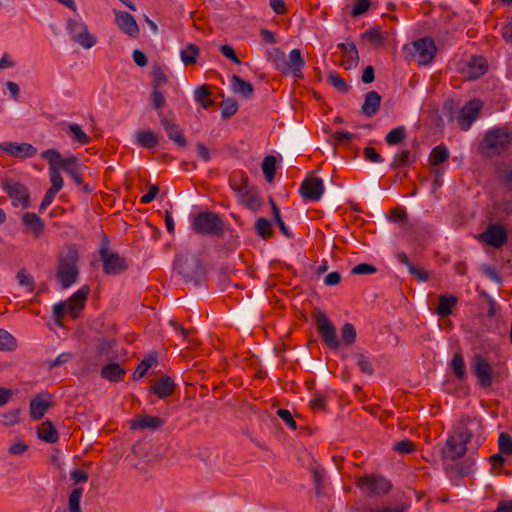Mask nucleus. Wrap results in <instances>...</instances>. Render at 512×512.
<instances>
[{
  "mask_svg": "<svg viewBox=\"0 0 512 512\" xmlns=\"http://www.w3.org/2000/svg\"><path fill=\"white\" fill-rule=\"evenodd\" d=\"M487 71V61L483 57L472 56L467 64V76L471 79H477Z\"/></svg>",
  "mask_w": 512,
  "mask_h": 512,
  "instance_id": "nucleus-30",
  "label": "nucleus"
},
{
  "mask_svg": "<svg viewBox=\"0 0 512 512\" xmlns=\"http://www.w3.org/2000/svg\"><path fill=\"white\" fill-rule=\"evenodd\" d=\"M314 318L322 341L331 349H337L339 347V341L335 326L321 310L314 312Z\"/></svg>",
  "mask_w": 512,
  "mask_h": 512,
  "instance_id": "nucleus-11",
  "label": "nucleus"
},
{
  "mask_svg": "<svg viewBox=\"0 0 512 512\" xmlns=\"http://www.w3.org/2000/svg\"><path fill=\"white\" fill-rule=\"evenodd\" d=\"M262 171L268 182H272L276 174V158L273 155H268L262 162Z\"/></svg>",
  "mask_w": 512,
  "mask_h": 512,
  "instance_id": "nucleus-41",
  "label": "nucleus"
},
{
  "mask_svg": "<svg viewBox=\"0 0 512 512\" xmlns=\"http://www.w3.org/2000/svg\"><path fill=\"white\" fill-rule=\"evenodd\" d=\"M157 364V359L153 356H148L144 358L139 365L137 366L136 370L133 373L134 379H140L142 378L149 368H151L153 365Z\"/></svg>",
  "mask_w": 512,
  "mask_h": 512,
  "instance_id": "nucleus-48",
  "label": "nucleus"
},
{
  "mask_svg": "<svg viewBox=\"0 0 512 512\" xmlns=\"http://www.w3.org/2000/svg\"><path fill=\"white\" fill-rule=\"evenodd\" d=\"M151 75L153 78L152 89H160L163 85L168 82V77L162 67L154 65L151 69Z\"/></svg>",
  "mask_w": 512,
  "mask_h": 512,
  "instance_id": "nucleus-43",
  "label": "nucleus"
},
{
  "mask_svg": "<svg viewBox=\"0 0 512 512\" xmlns=\"http://www.w3.org/2000/svg\"><path fill=\"white\" fill-rule=\"evenodd\" d=\"M167 136L170 140L175 142L178 147L184 148L186 146V140L182 130H167Z\"/></svg>",
  "mask_w": 512,
  "mask_h": 512,
  "instance_id": "nucleus-61",
  "label": "nucleus"
},
{
  "mask_svg": "<svg viewBox=\"0 0 512 512\" xmlns=\"http://www.w3.org/2000/svg\"><path fill=\"white\" fill-rule=\"evenodd\" d=\"M83 494L81 487L74 488L68 498V512H82L80 501Z\"/></svg>",
  "mask_w": 512,
  "mask_h": 512,
  "instance_id": "nucleus-44",
  "label": "nucleus"
},
{
  "mask_svg": "<svg viewBox=\"0 0 512 512\" xmlns=\"http://www.w3.org/2000/svg\"><path fill=\"white\" fill-rule=\"evenodd\" d=\"M328 82L340 93H347L349 91V85L347 82L337 73L331 71L328 74Z\"/></svg>",
  "mask_w": 512,
  "mask_h": 512,
  "instance_id": "nucleus-47",
  "label": "nucleus"
},
{
  "mask_svg": "<svg viewBox=\"0 0 512 512\" xmlns=\"http://www.w3.org/2000/svg\"><path fill=\"white\" fill-rule=\"evenodd\" d=\"M174 389V381L169 376L161 378L155 385L151 387L152 392L161 399L172 395Z\"/></svg>",
  "mask_w": 512,
  "mask_h": 512,
  "instance_id": "nucleus-31",
  "label": "nucleus"
},
{
  "mask_svg": "<svg viewBox=\"0 0 512 512\" xmlns=\"http://www.w3.org/2000/svg\"><path fill=\"white\" fill-rule=\"evenodd\" d=\"M192 228L202 235H220L223 232V221L213 212H200L192 221Z\"/></svg>",
  "mask_w": 512,
  "mask_h": 512,
  "instance_id": "nucleus-5",
  "label": "nucleus"
},
{
  "mask_svg": "<svg viewBox=\"0 0 512 512\" xmlns=\"http://www.w3.org/2000/svg\"><path fill=\"white\" fill-rule=\"evenodd\" d=\"M150 100L153 107L157 110L163 108L166 102L164 95L160 92V89H152Z\"/></svg>",
  "mask_w": 512,
  "mask_h": 512,
  "instance_id": "nucleus-60",
  "label": "nucleus"
},
{
  "mask_svg": "<svg viewBox=\"0 0 512 512\" xmlns=\"http://www.w3.org/2000/svg\"><path fill=\"white\" fill-rule=\"evenodd\" d=\"M499 180L501 183L505 184L509 189H512V169L511 168H504L503 170L499 171L498 174Z\"/></svg>",
  "mask_w": 512,
  "mask_h": 512,
  "instance_id": "nucleus-64",
  "label": "nucleus"
},
{
  "mask_svg": "<svg viewBox=\"0 0 512 512\" xmlns=\"http://www.w3.org/2000/svg\"><path fill=\"white\" fill-rule=\"evenodd\" d=\"M467 444L464 440L458 438L455 434L450 436L442 449L444 458L457 460L463 457L467 451Z\"/></svg>",
  "mask_w": 512,
  "mask_h": 512,
  "instance_id": "nucleus-19",
  "label": "nucleus"
},
{
  "mask_svg": "<svg viewBox=\"0 0 512 512\" xmlns=\"http://www.w3.org/2000/svg\"><path fill=\"white\" fill-rule=\"evenodd\" d=\"M125 374L126 370L121 368V366L116 362L104 365L100 371V375L103 379L116 383L122 381Z\"/></svg>",
  "mask_w": 512,
  "mask_h": 512,
  "instance_id": "nucleus-29",
  "label": "nucleus"
},
{
  "mask_svg": "<svg viewBox=\"0 0 512 512\" xmlns=\"http://www.w3.org/2000/svg\"><path fill=\"white\" fill-rule=\"evenodd\" d=\"M66 30L71 40L85 49H90L96 44V38L93 36L86 25L80 19L69 18L66 22Z\"/></svg>",
  "mask_w": 512,
  "mask_h": 512,
  "instance_id": "nucleus-7",
  "label": "nucleus"
},
{
  "mask_svg": "<svg viewBox=\"0 0 512 512\" xmlns=\"http://www.w3.org/2000/svg\"><path fill=\"white\" fill-rule=\"evenodd\" d=\"M454 434L464 440L466 444L476 439L479 445L483 434L482 420L478 417H464L460 420Z\"/></svg>",
  "mask_w": 512,
  "mask_h": 512,
  "instance_id": "nucleus-8",
  "label": "nucleus"
},
{
  "mask_svg": "<svg viewBox=\"0 0 512 512\" xmlns=\"http://www.w3.org/2000/svg\"><path fill=\"white\" fill-rule=\"evenodd\" d=\"M363 36L373 43H383L385 38L382 35L381 31L377 28H371L367 30Z\"/></svg>",
  "mask_w": 512,
  "mask_h": 512,
  "instance_id": "nucleus-63",
  "label": "nucleus"
},
{
  "mask_svg": "<svg viewBox=\"0 0 512 512\" xmlns=\"http://www.w3.org/2000/svg\"><path fill=\"white\" fill-rule=\"evenodd\" d=\"M88 294L89 288L84 286L68 299V312L71 314L72 318H76L78 316V312L83 308Z\"/></svg>",
  "mask_w": 512,
  "mask_h": 512,
  "instance_id": "nucleus-26",
  "label": "nucleus"
},
{
  "mask_svg": "<svg viewBox=\"0 0 512 512\" xmlns=\"http://www.w3.org/2000/svg\"><path fill=\"white\" fill-rule=\"evenodd\" d=\"M416 161V155L411 154V152L407 149L401 150L394 156V160L391 164V167L394 169H399L405 166H409L410 164Z\"/></svg>",
  "mask_w": 512,
  "mask_h": 512,
  "instance_id": "nucleus-38",
  "label": "nucleus"
},
{
  "mask_svg": "<svg viewBox=\"0 0 512 512\" xmlns=\"http://www.w3.org/2000/svg\"><path fill=\"white\" fill-rule=\"evenodd\" d=\"M17 280L19 285L25 287L28 292H32L35 289V282L33 278L27 274L25 269H21L17 273Z\"/></svg>",
  "mask_w": 512,
  "mask_h": 512,
  "instance_id": "nucleus-55",
  "label": "nucleus"
},
{
  "mask_svg": "<svg viewBox=\"0 0 512 512\" xmlns=\"http://www.w3.org/2000/svg\"><path fill=\"white\" fill-rule=\"evenodd\" d=\"M61 169H63L74 180L76 185L83 183L82 175L80 174L81 165L76 157L63 158L60 154V161H58Z\"/></svg>",
  "mask_w": 512,
  "mask_h": 512,
  "instance_id": "nucleus-24",
  "label": "nucleus"
},
{
  "mask_svg": "<svg viewBox=\"0 0 512 512\" xmlns=\"http://www.w3.org/2000/svg\"><path fill=\"white\" fill-rule=\"evenodd\" d=\"M175 270L186 283L198 284L204 279L205 269L195 256H178L174 263Z\"/></svg>",
  "mask_w": 512,
  "mask_h": 512,
  "instance_id": "nucleus-4",
  "label": "nucleus"
},
{
  "mask_svg": "<svg viewBox=\"0 0 512 512\" xmlns=\"http://www.w3.org/2000/svg\"><path fill=\"white\" fill-rule=\"evenodd\" d=\"M355 134L344 132L340 130H335L328 139V142L333 146V153L336 152V145H344L347 146L351 143V141L355 138Z\"/></svg>",
  "mask_w": 512,
  "mask_h": 512,
  "instance_id": "nucleus-35",
  "label": "nucleus"
},
{
  "mask_svg": "<svg viewBox=\"0 0 512 512\" xmlns=\"http://www.w3.org/2000/svg\"><path fill=\"white\" fill-rule=\"evenodd\" d=\"M164 424V420L158 416L144 415L131 421V429L142 430L146 428L158 429Z\"/></svg>",
  "mask_w": 512,
  "mask_h": 512,
  "instance_id": "nucleus-28",
  "label": "nucleus"
},
{
  "mask_svg": "<svg viewBox=\"0 0 512 512\" xmlns=\"http://www.w3.org/2000/svg\"><path fill=\"white\" fill-rule=\"evenodd\" d=\"M78 259V252L74 247H69L65 253L60 256L56 278L63 289L69 288L77 281L79 275L77 267Z\"/></svg>",
  "mask_w": 512,
  "mask_h": 512,
  "instance_id": "nucleus-2",
  "label": "nucleus"
},
{
  "mask_svg": "<svg viewBox=\"0 0 512 512\" xmlns=\"http://www.w3.org/2000/svg\"><path fill=\"white\" fill-rule=\"evenodd\" d=\"M476 238L490 247L501 249L508 241V233L502 224L490 223Z\"/></svg>",
  "mask_w": 512,
  "mask_h": 512,
  "instance_id": "nucleus-9",
  "label": "nucleus"
},
{
  "mask_svg": "<svg viewBox=\"0 0 512 512\" xmlns=\"http://www.w3.org/2000/svg\"><path fill=\"white\" fill-rule=\"evenodd\" d=\"M449 158V151L446 146L438 145L430 153L429 161L433 166L445 162Z\"/></svg>",
  "mask_w": 512,
  "mask_h": 512,
  "instance_id": "nucleus-40",
  "label": "nucleus"
},
{
  "mask_svg": "<svg viewBox=\"0 0 512 512\" xmlns=\"http://www.w3.org/2000/svg\"><path fill=\"white\" fill-rule=\"evenodd\" d=\"M381 96L376 91H370L366 94L362 112L367 116L374 115L380 107Z\"/></svg>",
  "mask_w": 512,
  "mask_h": 512,
  "instance_id": "nucleus-33",
  "label": "nucleus"
},
{
  "mask_svg": "<svg viewBox=\"0 0 512 512\" xmlns=\"http://www.w3.org/2000/svg\"><path fill=\"white\" fill-rule=\"evenodd\" d=\"M73 358V354L71 352H63L59 354L54 360H48L47 361V367L49 370L64 365L68 362H70Z\"/></svg>",
  "mask_w": 512,
  "mask_h": 512,
  "instance_id": "nucleus-57",
  "label": "nucleus"
},
{
  "mask_svg": "<svg viewBox=\"0 0 512 512\" xmlns=\"http://www.w3.org/2000/svg\"><path fill=\"white\" fill-rule=\"evenodd\" d=\"M287 69L283 70V74H292L295 78L302 77V69L304 60L299 49H293L289 56L286 57Z\"/></svg>",
  "mask_w": 512,
  "mask_h": 512,
  "instance_id": "nucleus-23",
  "label": "nucleus"
},
{
  "mask_svg": "<svg viewBox=\"0 0 512 512\" xmlns=\"http://www.w3.org/2000/svg\"><path fill=\"white\" fill-rule=\"evenodd\" d=\"M499 452L504 455H512V437L506 433L501 432L498 437Z\"/></svg>",
  "mask_w": 512,
  "mask_h": 512,
  "instance_id": "nucleus-49",
  "label": "nucleus"
},
{
  "mask_svg": "<svg viewBox=\"0 0 512 512\" xmlns=\"http://www.w3.org/2000/svg\"><path fill=\"white\" fill-rule=\"evenodd\" d=\"M414 443L408 439L401 440L394 444L393 449L401 454H408L414 451Z\"/></svg>",
  "mask_w": 512,
  "mask_h": 512,
  "instance_id": "nucleus-59",
  "label": "nucleus"
},
{
  "mask_svg": "<svg viewBox=\"0 0 512 512\" xmlns=\"http://www.w3.org/2000/svg\"><path fill=\"white\" fill-rule=\"evenodd\" d=\"M341 339L345 345H351L356 339V330L351 323H345L341 329Z\"/></svg>",
  "mask_w": 512,
  "mask_h": 512,
  "instance_id": "nucleus-51",
  "label": "nucleus"
},
{
  "mask_svg": "<svg viewBox=\"0 0 512 512\" xmlns=\"http://www.w3.org/2000/svg\"><path fill=\"white\" fill-rule=\"evenodd\" d=\"M199 53V48L196 45L189 43L181 50L180 57L185 65L195 64Z\"/></svg>",
  "mask_w": 512,
  "mask_h": 512,
  "instance_id": "nucleus-39",
  "label": "nucleus"
},
{
  "mask_svg": "<svg viewBox=\"0 0 512 512\" xmlns=\"http://www.w3.org/2000/svg\"><path fill=\"white\" fill-rule=\"evenodd\" d=\"M412 56L420 65L431 63L436 54V46L430 37L418 39L412 43Z\"/></svg>",
  "mask_w": 512,
  "mask_h": 512,
  "instance_id": "nucleus-13",
  "label": "nucleus"
},
{
  "mask_svg": "<svg viewBox=\"0 0 512 512\" xmlns=\"http://www.w3.org/2000/svg\"><path fill=\"white\" fill-rule=\"evenodd\" d=\"M376 271H377V269L375 266H373L371 264H367V263H361V264L354 266L352 268L351 272L356 275H368V274H373Z\"/></svg>",
  "mask_w": 512,
  "mask_h": 512,
  "instance_id": "nucleus-62",
  "label": "nucleus"
},
{
  "mask_svg": "<svg viewBox=\"0 0 512 512\" xmlns=\"http://www.w3.org/2000/svg\"><path fill=\"white\" fill-rule=\"evenodd\" d=\"M50 398L48 393L39 394L30 401V416L33 420L39 421L44 417L45 413L52 405Z\"/></svg>",
  "mask_w": 512,
  "mask_h": 512,
  "instance_id": "nucleus-21",
  "label": "nucleus"
},
{
  "mask_svg": "<svg viewBox=\"0 0 512 512\" xmlns=\"http://www.w3.org/2000/svg\"><path fill=\"white\" fill-rule=\"evenodd\" d=\"M512 141V135L507 130H490L480 143L479 151L487 158L494 157L506 151Z\"/></svg>",
  "mask_w": 512,
  "mask_h": 512,
  "instance_id": "nucleus-3",
  "label": "nucleus"
},
{
  "mask_svg": "<svg viewBox=\"0 0 512 512\" xmlns=\"http://www.w3.org/2000/svg\"><path fill=\"white\" fill-rule=\"evenodd\" d=\"M25 231L30 232L34 238H39L44 230L42 219L35 213L26 212L22 215Z\"/></svg>",
  "mask_w": 512,
  "mask_h": 512,
  "instance_id": "nucleus-25",
  "label": "nucleus"
},
{
  "mask_svg": "<svg viewBox=\"0 0 512 512\" xmlns=\"http://www.w3.org/2000/svg\"><path fill=\"white\" fill-rule=\"evenodd\" d=\"M231 90L244 98H249L253 94V86L250 82H247L237 75L231 77Z\"/></svg>",
  "mask_w": 512,
  "mask_h": 512,
  "instance_id": "nucleus-32",
  "label": "nucleus"
},
{
  "mask_svg": "<svg viewBox=\"0 0 512 512\" xmlns=\"http://www.w3.org/2000/svg\"><path fill=\"white\" fill-rule=\"evenodd\" d=\"M115 22L118 28L128 36L137 38L139 35V26L134 17L125 11H119L114 9Z\"/></svg>",
  "mask_w": 512,
  "mask_h": 512,
  "instance_id": "nucleus-17",
  "label": "nucleus"
},
{
  "mask_svg": "<svg viewBox=\"0 0 512 512\" xmlns=\"http://www.w3.org/2000/svg\"><path fill=\"white\" fill-rule=\"evenodd\" d=\"M483 108V102L478 99H473L467 102L458 114V122L462 126H470L479 117Z\"/></svg>",
  "mask_w": 512,
  "mask_h": 512,
  "instance_id": "nucleus-18",
  "label": "nucleus"
},
{
  "mask_svg": "<svg viewBox=\"0 0 512 512\" xmlns=\"http://www.w3.org/2000/svg\"><path fill=\"white\" fill-rule=\"evenodd\" d=\"M405 138V130H390V132L386 135L385 140L389 145H396Z\"/></svg>",
  "mask_w": 512,
  "mask_h": 512,
  "instance_id": "nucleus-58",
  "label": "nucleus"
},
{
  "mask_svg": "<svg viewBox=\"0 0 512 512\" xmlns=\"http://www.w3.org/2000/svg\"><path fill=\"white\" fill-rule=\"evenodd\" d=\"M41 157L49 163V177L51 187L49 190L58 194L62 189L64 181L59 169H61L58 161H60V153L56 149H47L41 153Z\"/></svg>",
  "mask_w": 512,
  "mask_h": 512,
  "instance_id": "nucleus-12",
  "label": "nucleus"
},
{
  "mask_svg": "<svg viewBox=\"0 0 512 512\" xmlns=\"http://www.w3.org/2000/svg\"><path fill=\"white\" fill-rule=\"evenodd\" d=\"M302 198L309 201H319L324 193L323 180L319 177H306L299 188Z\"/></svg>",
  "mask_w": 512,
  "mask_h": 512,
  "instance_id": "nucleus-16",
  "label": "nucleus"
},
{
  "mask_svg": "<svg viewBox=\"0 0 512 512\" xmlns=\"http://www.w3.org/2000/svg\"><path fill=\"white\" fill-rule=\"evenodd\" d=\"M338 49L341 50L342 53V65L345 69L349 70L357 66L359 62V55L356 45L352 42L350 43H339L337 45Z\"/></svg>",
  "mask_w": 512,
  "mask_h": 512,
  "instance_id": "nucleus-22",
  "label": "nucleus"
},
{
  "mask_svg": "<svg viewBox=\"0 0 512 512\" xmlns=\"http://www.w3.org/2000/svg\"><path fill=\"white\" fill-rule=\"evenodd\" d=\"M271 60L275 65L276 69L279 70L280 72H283L284 69H287L286 55L280 49H273V51L271 52Z\"/></svg>",
  "mask_w": 512,
  "mask_h": 512,
  "instance_id": "nucleus-53",
  "label": "nucleus"
},
{
  "mask_svg": "<svg viewBox=\"0 0 512 512\" xmlns=\"http://www.w3.org/2000/svg\"><path fill=\"white\" fill-rule=\"evenodd\" d=\"M0 149L13 157L30 158L37 154V149L28 143L4 142L0 144Z\"/></svg>",
  "mask_w": 512,
  "mask_h": 512,
  "instance_id": "nucleus-20",
  "label": "nucleus"
},
{
  "mask_svg": "<svg viewBox=\"0 0 512 512\" xmlns=\"http://www.w3.org/2000/svg\"><path fill=\"white\" fill-rule=\"evenodd\" d=\"M470 368L473 375L478 379L481 387L487 388L491 386L493 382V371L484 356L476 354L471 361Z\"/></svg>",
  "mask_w": 512,
  "mask_h": 512,
  "instance_id": "nucleus-14",
  "label": "nucleus"
},
{
  "mask_svg": "<svg viewBox=\"0 0 512 512\" xmlns=\"http://www.w3.org/2000/svg\"><path fill=\"white\" fill-rule=\"evenodd\" d=\"M135 140L141 147L152 149L160 145L161 137L155 130H138Z\"/></svg>",
  "mask_w": 512,
  "mask_h": 512,
  "instance_id": "nucleus-27",
  "label": "nucleus"
},
{
  "mask_svg": "<svg viewBox=\"0 0 512 512\" xmlns=\"http://www.w3.org/2000/svg\"><path fill=\"white\" fill-rule=\"evenodd\" d=\"M451 369L459 381H464L467 377L466 374V366L464 362V358L460 352L454 354L451 362Z\"/></svg>",
  "mask_w": 512,
  "mask_h": 512,
  "instance_id": "nucleus-37",
  "label": "nucleus"
},
{
  "mask_svg": "<svg viewBox=\"0 0 512 512\" xmlns=\"http://www.w3.org/2000/svg\"><path fill=\"white\" fill-rule=\"evenodd\" d=\"M17 348V341L12 334L0 328V350L14 351Z\"/></svg>",
  "mask_w": 512,
  "mask_h": 512,
  "instance_id": "nucleus-45",
  "label": "nucleus"
},
{
  "mask_svg": "<svg viewBox=\"0 0 512 512\" xmlns=\"http://www.w3.org/2000/svg\"><path fill=\"white\" fill-rule=\"evenodd\" d=\"M270 204H271L273 218H274L276 224L278 225L281 233L284 236H286L287 238H292V233H291L290 229L286 226L284 221L282 220L281 215H280V210L272 198H270Z\"/></svg>",
  "mask_w": 512,
  "mask_h": 512,
  "instance_id": "nucleus-46",
  "label": "nucleus"
},
{
  "mask_svg": "<svg viewBox=\"0 0 512 512\" xmlns=\"http://www.w3.org/2000/svg\"><path fill=\"white\" fill-rule=\"evenodd\" d=\"M117 342L115 339L101 338L98 340L97 354L99 356H108Z\"/></svg>",
  "mask_w": 512,
  "mask_h": 512,
  "instance_id": "nucleus-52",
  "label": "nucleus"
},
{
  "mask_svg": "<svg viewBox=\"0 0 512 512\" xmlns=\"http://www.w3.org/2000/svg\"><path fill=\"white\" fill-rule=\"evenodd\" d=\"M457 303V297L439 295V304L436 313L440 317H447L452 313V308Z\"/></svg>",
  "mask_w": 512,
  "mask_h": 512,
  "instance_id": "nucleus-36",
  "label": "nucleus"
},
{
  "mask_svg": "<svg viewBox=\"0 0 512 512\" xmlns=\"http://www.w3.org/2000/svg\"><path fill=\"white\" fill-rule=\"evenodd\" d=\"M255 230L256 234L262 239H268L273 235V231L271 229V222L264 217H260L256 220Z\"/></svg>",
  "mask_w": 512,
  "mask_h": 512,
  "instance_id": "nucleus-42",
  "label": "nucleus"
},
{
  "mask_svg": "<svg viewBox=\"0 0 512 512\" xmlns=\"http://www.w3.org/2000/svg\"><path fill=\"white\" fill-rule=\"evenodd\" d=\"M221 115L223 118H228L234 115L238 110V103L231 98L224 99L221 102Z\"/></svg>",
  "mask_w": 512,
  "mask_h": 512,
  "instance_id": "nucleus-50",
  "label": "nucleus"
},
{
  "mask_svg": "<svg viewBox=\"0 0 512 512\" xmlns=\"http://www.w3.org/2000/svg\"><path fill=\"white\" fill-rule=\"evenodd\" d=\"M229 185L235 192L238 202L252 211H256L261 206L258 193L253 185L250 184L248 176L243 172H235L229 178Z\"/></svg>",
  "mask_w": 512,
  "mask_h": 512,
  "instance_id": "nucleus-1",
  "label": "nucleus"
},
{
  "mask_svg": "<svg viewBox=\"0 0 512 512\" xmlns=\"http://www.w3.org/2000/svg\"><path fill=\"white\" fill-rule=\"evenodd\" d=\"M356 484L363 493L370 497L383 496L392 488L390 480L383 476L374 474L364 475L357 480Z\"/></svg>",
  "mask_w": 512,
  "mask_h": 512,
  "instance_id": "nucleus-6",
  "label": "nucleus"
},
{
  "mask_svg": "<svg viewBox=\"0 0 512 512\" xmlns=\"http://www.w3.org/2000/svg\"><path fill=\"white\" fill-rule=\"evenodd\" d=\"M195 99L201 104L203 108H208L212 104V100L209 99L210 92L208 87L201 86L194 92Z\"/></svg>",
  "mask_w": 512,
  "mask_h": 512,
  "instance_id": "nucleus-54",
  "label": "nucleus"
},
{
  "mask_svg": "<svg viewBox=\"0 0 512 512\" xmlns=\"http://www.w3.org/2000/svg\"><path fill=\"white\" fill-rule=\"evenodd\" d=\"M99 255L103 262V270L107 275H118L128 268L126 259L116 252H110L106 244L101 245Z\"/></svg>",
  "mask_w": 512,
  "mask_h": 512,
  "instance_id": "nucleus-10",
  "label": "nucleus"
},
{
  "mask_svg": "<svg viewBox=\"0 0 512 512\" xmlns=\"http://www.w3.org/2000/svg\"><path fill=\"white\" fill-rule=\"evenodd\" d=\"M38 437L48 443H55L58 440V433L51 421L43 422L38 428Z\"/></svg>",
  "mask_w": 512,
  "mask_h": 512,
  "instance_id": "nucleus-34",
  "label": "nucleus"
},
{
  "mask_svg": "<svg viewBox=\"0 0 512 512\" xmlns=\"http://www.w3.org/2000/svg\"><path fill=\"white\" fill-rule=\"evenodd\" d=\"M356 364L360 368L361 372L372 375L374 373V368L369 358L364 354H356L355 355Z\"/></svg>",
  "mask_w": 512,
  "mask_h": 512,
  "instance_id": "nucleus-56",
  "label": "nucleus"
},
{
  "mask_svg": "<svg viewBox=\"0 0 512 512\" xmlns=\"http://www.w3.org/2000/svg\"><path fill=\"white\" fill-rule=\"evenodd\" d=\"M2 187L11 198L14 206H20L22 208L29 207V191L25 185L16 181L5 180L2 183Z\"/></svg>",
  "mask_w": 512,
  "mask_h": 512,
  "instance_id": "nucleus-15",
  "label": "nucleus"
}]
</instances>
